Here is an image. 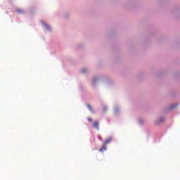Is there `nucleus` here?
I'll list each match as a JSON object with an SVG mask.
<instances>
[{
  "instance_id": "nucleus-1",
  "label": "nucleus",
  "mask_w": 180,
  "mask_h": 180,
  "mask_svg": "<svg viewBox=\"0 0 180 180\" xmlns=\"http://www.w3.org/2000/svg\"><path fill=\"white\" fill-rule=\"evenodd\" d=\"M93 127L94 129H96V130H99V122H94L93 123Z\"/></svg>"
},
{
  "instance_id": "nucleus-2",
  "label": "nucleus",
  "mask_w": 180,
  "mask_h": 180,
  "mask_svg": "<svg viewBox=\"0 0 180 180\" xmlns=\"http://www.w3.org/2000/svg\"><path fill=\"white\" fill-rule=\"evenodd\" d=\"M111 141H112V138H108L103 141V144H105V146H106L107 144H109V143H110Z\"/></svg>"
},
{
  "instance_id": "nucleus-3",
  "label": "nucleus",
  "mask_w": 180,
  "mask_h": 180,
  "mask_svg": "<svg viewBox=\"0 0 180 180\" xmlns=\"http://www.w3.org/2000/svg\"><path fill=\"white\" fill-rule=\"evenodd\" d=\"M100 153H103V151H106V145L103 143V146L99 149Z\"/></svg>"
},
{
  "instance_id": "nucleus-4",
  "label": "nucleus",
  "mask_w": 180,
  "mask_h": 180,
  "mask_svg": "<svg viewBox=\"0 0 180 180\" xmlns=\"http://www.w3.org/2000/svg\"><path fill=\"white\" fill-rule=\"evenodd\" d=\"M17 12H18V13H23V10L18 8V9H17Z\"/></svg>"
},
{
  "instance_id": "nucleus-5",
  "label": "nucleus",
  "mask_w": 180,
  "mask_h": 180,
  "mask_svg": "<svg viewBox=\"0 0 180 180\" xmlns=\"http://www.w3.org/2000/svg\"><path fill=\"white\" fill-rule=\"evenodd\" d=\"M87 108L92 112V106H91V105L87 104Z\"/></svg>"
},
{
  "instance_id": "nucleus-6",
  "label": "nucleus",
  "mask_w": 180,
  "mask_h": 180,
  "mask_svg": "<svg viewBox=\"0 0 180 180\" xmlns=\"http://www.w3.org/2000/svg\"><path fill=\"white\" fill-rule=\"evenodd\" d=\"M82 74H85V72H86V70L85 69L82 70Z\"/></svg>"
},
{
  "instance_id": "nucleus-7",
  "label": "nucleus",
  "mask_w": 180,
  "mask_h": 180,
  "mask_svg": "<svg viewBox=\"0 0 180 180\" xmlns=\"http://www.w3.org/2000/svg\"><path fill=\"white\" fill-rule=\"evenodd\" d=\"M88 120H89V122H92V119H91V117H89V118H88Z\"/></svg>"
},
{
  "instance_id": "nucleus-8",
  "label": "nucleus",
  "mask_w": 180,
  "mask_h": 180,
  "mask_svg": "<svg viewBox=\"0 0 180 180\" xmlns=\"http://www.w3.org/2000/svg\"><path fill=\"white\" fill-rule=\"evenodd\" d=\"M99 140H102V137L101 136H98Z\"/></svg>"
},
{
  "instance_id": "nucleus-9",
  "label": "nucleus",
  "mask_w": 180,
  "mask_h": 180,
  "mask_svg": "<svg viewBox=\"0 0 180 180\" xmlns=\"http://www.w3.org/2000/svg\"><path fill=\"white\" fill-rule=\"evenodd\" d=\"M46 29L49 30V29H50V27L46 26Z\"/></svg>"
}]
</instances>
